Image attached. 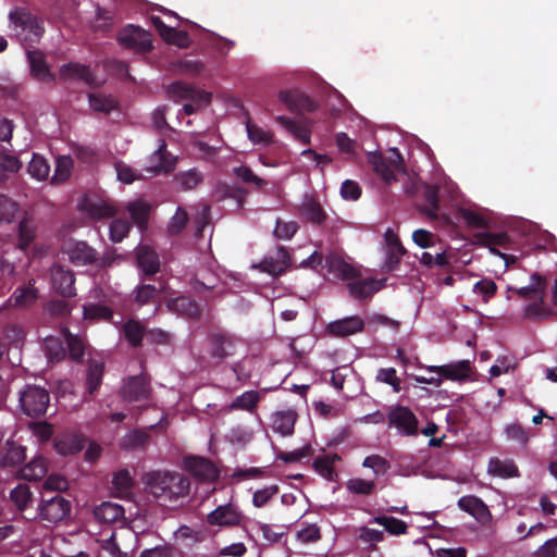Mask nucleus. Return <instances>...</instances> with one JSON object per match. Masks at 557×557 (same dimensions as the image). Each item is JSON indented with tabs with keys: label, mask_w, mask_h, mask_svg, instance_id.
Returning <instances> with one entry per match:
<instances>
[{
	"label": "nucleus",
	"mask_w": 557,
	"mask_h": 557,
	"mask_svg": "<svg viewBox=\"0 0 557 557\" xmlns=\"http://www.w3.org/2000/svg\"><path fill=\"white\" fill-rule=\"evenodd\" d=\"M530 284L520 288L513 289L515 293L523 299H533L523 309V317L528 320L545 321L557 315V312L552 309L545 301L547 280L540 273H533L530 277Z\"/></svg>",
	"instance_id": "1"
},
{
	"label": "nucleus",
	"mask_w": 557,
	"mask_h": 557,
	"mask_svg": "<svg viewBox=\"0 0 557 557\" xmlns=\"http://www.w3.org/2000/svg\"><path fill=\"white\" fill-rule=\"evenodd\" d=\"M150 494L162 502H174L189 493L190 482L183 473L153 471L146 475Z\"/></svg>",
	"instance_id": "2"
},
{
	"label": "nucleus",
	"mask_w": 557,
	"mask_h": 557,
	"mask_svg": "<svg viewBox=\"0 0 557 557\" xmlns=\"http://www.w3.org/2000/svg\"><path fill=\"white\" fill-rule=\"evenodd\" d=\"M15 219H20L17 228L18 247L24 250L35 239V218L33 214L22 211L15 201L2 195V222L5 221L10 223Z\"/></svg>",
	"instance_id": "3"
},
{
	"label": "nucleus",
	"mask_w": 557,
	"mask_h": 557,
	"mask_svg": "<svg viewBox=\"0 0 557 557\" xmlns=\"http://www.w3.org/2000/svg\"><path fill=\"white\" fill-rule=\"evenodd\" d=\"M391 152L389 157L380 152L368 154V162L372 171L387 185L397 181V174L406 173L403 156L396 148L392 149Z\"/></svg>",
	"instance_id": "4"
},
{
	"label": "nucleus",
	"mask_w": 557,
	"mask_h": 557,
	"mask_svg": "<svg viewBox=\"0 0 557 557\" xmlns=\"http://www.w3.org/2000/svg\"><path fill=\"white\" fill-rule=\"evenodd\" d=\"M21 408L25 414L39 418L47 413L50 406L49 392L37 385H26L17 392Z\"/></svg>",
	"instance_id": "5"
},
{
	"label": "nucleus",
	"mask_w": 557,
	"mask_h": 557,
	"mask_svg": "<svg viewBox=\"0 0 557 557\" xmlns=\"http://www.w3.org/2000/svg\"><path fill=\"white\" fill-rule=\"evenodd\" d=\"M208 354L216 362H223L237 352L240 339L227 331H213L207 336Z\"/></svg>",
	"instance_id": "6"
},
{
	"label": "nucleus",
	"mask_w": 557,
	"mask_h": 557,
	"mask_svg": "<svg viewBox=\"0 0 557 557\" xmlns=\"http://www.w3.org/2000/svg\"><path fill=\"white\" fill-rule=\"evenodd\" d=\"M206 522L210 527L221 529L243 528L246 523V516L239 506L233 502L216 506L207 515Z\"/></svg>",
	"instance_id": "7"
},
{
	"label": "nucleus",
	"mask_w": 557,
	"mask_h": 557,
	"mask_svg": "<svg viewBox=\"0 0 557 557\" xmlns=\"http://www.w3.org/2000/svg\"><path fill=\"white\" fill-rule=\"evenodd\" d=\"M72 505L60 493L53 495L41 494L38 505L39 517L48 522L57 523L66 519L71 513Z\"/></svg>",
	"instance_id": "8"
},
{
	"label": "nucleus",
	"mask_w": 557,
	"mask_h": 557,
	"mask_svg": "<svg viewBox=\"0 0 557 557\" xmlns=\"http://www.w3.org/2000/svg\"><path fill=\"white\" fill-rule=\"evenodd\" d=\"M10 21L13 23L17 36L26 42H37L44 34V28L37 17L24 9L11 12Z\"/></svg>",
	"instance_id": "9"
},
{
	"label": "nucleus",
	"mask_w": 557,
	"mask_h": 557,
	"mask_svg": "<svg viewBox=\"0 0 557 557\" xmlns=\"http://www.w3.org/2000/svg\"><path fill=\"white\" fill-rule=\"evenodd\" d=\"M116 39L123 48L134 50L138 53H147L153 48L151 34L132 24L121 28Z\"/></svg>",
	"instance_id": "10"
},
{
	"label": "nucleus",
	"mask_w": 557,
	"mask_h": 557,
	"mask_svg": "<svg viewBox=\"0 0 557 557\" xmlns=\"http://www.w3.org/2000/svg\"><path fill=\"white\" fill-rule=\"evenodd\" d=\"M388 425L395 426L403 436L418 434L419 421L413 411L401 405L392 407L387 414Z\"/></svg>",
	"instance_id": "11"
},
{
	"label": "nucleus",
	"mask_w": 557,
	"mask_h": 557,
	"mask_svg": "<svg viewBox=\"0 0 557 557\" xmlns=\"http://www.w3.org/2000/svg\"><path fill=\"white\" fill-rule=\"evenodd\" d=\"M75 274L62 264H53L50 269L52 289L63 298L76 296Z\"/></svg>",
	"instance_id": "12"
},
{
	"label": "nucleus",
	"mask_w": 557,
	"mask_h": 557,
	"mask_svg": "<svg viewBox=\"0 0 557 557\" xmlns=\"http://www.w3.org/2000/svg\"><path fill=\"white\" fill-rule=\"evenodd\" d=\"M135 260L144 281L156 275L160 271V257L149 245H138L136 247Z\"/></svg>",
	"instance_id": "13"
},
{
	"label": "nucleus",
	"mask_w": 557,
	"mask_h": 557,
	"mask_svg": "<svg viewBox=\"0 0 557 557\" xmlns=\"http://www.w3.org/2000/svg\"><path fill=\"white\" fill-rule=\"evenodd\" d=\"M166 147L165 140L161 139L158 149L148 158L145 168L148 173L157 175L170 173L175 169L176 158L166 150Z\"/></svg>",
	"instance_id": "14"
},
{
	"label": "nucleus",
	"mask_w": 557,
	"mask_h": 557,
	"mask_svg": "<svg viewBox=\"0 0 557 557\" xmlns=\"http://www.w3.org/2000/svg\"><path fill=\"white\" fill-rule=\"evenodd\" d=\"M164 289L165 281L163 280L158 278L153 284L141 282L134 288L132 300L138 307L151 305L159 301Z\"/></svg>",
	"instance_id": "15"
},
{
	"label": "nucleus",
	"mask_w": 557,
	"mask_h": 557,
	"mask_svg": "<svg viewBox=\"0 0 557 557\" xmlns=\"http://www.w3.org/2000/svg\"><path fill=\"white\" fill-rule=\"evenodd\" d=\"M185 466L194 478L202 482H213L220 476L216 466L205 457H188Z\"/></svg>",
	"instance_id": "16"
},
{
	"label": "nucleus",
	"mask_w": 557,
	"mask_h": 557,
	"mask_svg": "<svg viewBox=\"0 0 557 557\" xmlns=\"http://www.w3.org/2000/svg\"><path fill=\"white\" fill-rule=\"evenodd\" d=\"M278 99L292 112L310 113L318 109V104L313 99H311L308 95L297 89L280 91Z\"/></svg>",
	"instance_id": "17"
},
{
	"label": "nucleus",
	"mask_w": 557,
	"mask_h": 557,
	"mask_svg": "<svg viewBox=\"0 0 557 557\" xmlns=\"http://www.w3.org/2000/svg\"><path fill=\"white\" fill-rule=\"evenodd\" d=\"M150 392L151 388L147 379L144 375H135L125 380L121 388V396L129 403L141 401L149 398Z\"/></svg>",
	"instance_id": "18"
},
{
	"label": "nucleus",
	"mask_w": 557,
	"mask_h": 557,
	"mask_svg": "<svg viewBox=\"0 0 557 557\" xmlns=\"http://www.w3.org/2000/svg\"><path fill=\"white\" fill-rule=\"evenodd\" d=\"M170 95L177 100L188 99L197 103L198 107L207 106L211 102V94L195 88L188 83L174 82L169 87Z\"/></svg>",
	"instance_id": "19"
},
{
	"label": "nucleus",
	"mask_w": 557,
	"mask_h": 557,
	"mask_svg": "<svg viewBox=\"0 0 557 557\" xmlns=\"http://www.w3.org/2000/svg\"><path fill=\"white\" fill-rule=\"evenodd\" d=\"M59 78L62 82H84L89 87H96V76L88 65L77 62L63 64L59 71Z\"/></svg>",
	"instance_id": "20"
},
{
	"label": "nucleus",
	"mask_w": 557,
	"mask_h": 557,
	"mask_svg": "<svg viewBox=\"0 0 557 557\" xmlns=\"http://www.w3.org/2000/svg\"><path fill=\"white\" fill-rule=\"evenodd\" d=\"M82 210L92 220H103L115 216L117 209L107 199L85 197L82 201Z\"/></svg>",
	"instance_id": "21"
},
{
	"label": "nucleus",
	"mask_w": 557,
	"mask_h": 557,
	"mask_svg": "<svg viewBox=\"0 0 557 557\" xmlns=\"http://www.w3.org/2000/svg\"><path fill=\"white\" fill-rule=\"evenodd\" d=\"M429 372L436 373L444 380L462 381L470 376L471 362L469 360H460L444 366H428Z\"/></svg>",
	"instance_id": "22"
},
{
	"label": "nucleus",
	"mask_w": 557,
	"mask_h": 557,
	"mask_svg": "<svg viewBox=\"0 0 557 557\" xmlns=\"http://www.w3.org/2000/svg\"><path fill=\"white\" fill-rule=\"evenodd\" d=\"M458 507L471 515L481 524H487L492 520V513L487 505L478 496L466 495L460 497Z\"/></svg>",
	"instance_id": "23"
},
{
	"label": "nucleus",
	"mask_w": 557,
	"mask_h": 557,
	"mask_svg": "<svg viewBox=\"0 0 557 557\" xmlns=\"http://www.w3.org/2000/svg\"><path fill=\"white\" fill-rule=\"evenodd\" d=\"M66 253L70 261L77 267L95 264L99 260L97 250L83 240L71 243Z\"/></svg>",
	"instance_id": "24"
},
{
	"label": "nucleus",
	"mask_w": 557,
	"mask_h": 557,
	"mask_svg": "<svg viewBox=\"0 0 557 557\" xmlns=\"http://www.w3.org/2000/svg\"><path fill=\"white\" fill-rule=\"evenodd\" d=\"M297 419L298 413L295 409L277 410L270 417V426L273 432L282 436H290L294 434Z\"/></svg>",
	"instance_id": "25"
},
{
	"label": "nucleus",
	"mask_w": 557,
	"mask_h": 557,
	"mask_svg": "<svg viewBox=\"0 0 557 557\" xmlns=\"http://www.w3.org/2000/svg\"><path fill=\"white\" fill-rule=\"evenodd\" d=\"M166 307L170 311L187 319H199L202 311L196 300L184 295L170 299Z\"/></svg>",
	"instance_id": "26"
},
{
	"label": "nucleus",
	"mask_w": 557,
	"mask_h": 557,
	"mask_svg": "<svg viewBox=\"0 0 557 557\" xmlns=\"http://www.w3.org/2000/svg\"><path fill=\"white\" fill-rule=\"evenodd\" d=\"M27 60L33 77L41 82H53L55 79L41 51L28 49Z\"/></svg>",
	"instance_id": "27"
},
{
	"label": "nucleus",
	"mask_w": 557,
	"mask_h": 557,
	"mask_svg": "<svg viewBox=\"0 0 557 557\" xmlns=\"http://www.w3.org/2000/svg\"><path fill=\"white\" fill-rule=\"evenodd\" d=\"M364 321L358 315L336 320L327 325V331L334 336H349L363 331Z\"/></svg>",
	"instance_id": "28"
},
{
	"label": "nucleus",
	"mask_w": 557,
	"mask_h": 557,
	"mask_svg": "<svg viewBox=\"0 0 557 557\" xmlns=\"http://www.w3.org/2000/svg\"><path fill=\"white\" fill-rule=\"evenodd\" d=\"M475 243L480 246L487 247L492 253L504 257V255L497 249L503 247L508 249L510 244V237L505 232L491 233V232H479L474 235Z\"/></svg>",
	"instance_id": "29"
},
{
	"label": "nucleus",
	"mask_w": 557,
	"mask_h": 557,
	"mask_svg": "<svg viewBox=\"0 0 557 557\" xmlns=\"http://www.w3.org/2000/svg\"><path fill=\"white\" fill-rule=\"evenodd\" d=\"M350 281L351 282L347 284L348 290L351 296L360 300L371 297L383 287V284L373 277Z\"/></svg>",
	"instance_id": "30"
},
{
	"label": "nucleus",
	"mask_w": 557,
	"mask_h": 557,
	"mask_svg": "<svg viewBox=\"0 0 557 557\" xmlns=\"http://www.w3.org/2000/svg\"><path fill=\"white\" fill-rule=\"evenodd\" d=\"M326 265L330 272L335 273L344 281L356 280L361 275L359 270L337 255L329 256L326 258Z\"/></svg>",
	"instance_id": "31"
},
{
	"label": "nucleus",
	"mask_w": 557,
	"mask_h": 557,
	"mask_svg": "<svg viewBox=\"0 0 557 557\" xmlns=\"http://www.w3.org/2000/svg\"><path fill=\"white\" fill-rule=\"evenodd\" d=\"M124 508L115 503L103 502L94 510L95 518L103 523H115L125 520Z\"/></svg>",
	"instance_id": "32"
},
{
	"label": "nucleus",
	"mask_w": 557,
	"mask_h": 557,
	"mask_svg": "<svg viewBox=\"0 0 557 557\" xmlns=\"http://www.w3.org/2000/svg\"><path fill=\"white\" fill-rule=\"evenodd\" d=\"M104 362L99 359H89L86 369V391L95 395L102 384Z\"/></svg>",
	"instance_id": "33"
},
{
	"label": "nucleus",
	"mask_w": 557,
	"mask_h": 557,
	"mask_svg": "<svg viewBox=\"0 0 557 557\" xmlns=\"http://www.w3.org/2000/svg\"><path fill=\"white\" fill-rule=\"evenodd\" d=\"M38 298V290L32 284L25 287H17L9 300L2 306V310L8 307L26 308L35 304Z\"/></svg>",
	"instance_id": "34"
},
{
	"label": "nucleus",
	"mask_w": 557,
	"mask_h": 557,
	"mask_svg": "<svg viewBox=\"0 0 557 557\" xmlns=\"http://www.w3.org/2000/svg\"><path fill=\"white\" fill-rule=\"evenodd\" d=\"M299 214L309 223L322 225L327 214L322 206L312 198L306 199L299 207Z\"/></svg>",
	"instance_id": "35"
},
{
	"label": "nucleus",
	"mask_w": 557,
	"mask_h": 557,
	"mask_svg": "<svg viewBox=\"0 0 557 557\" xmlns=\"http://www.w3.org/2000/svg\"><path fill=\"white\" fill-rule=\"evenodd\" d=\"M341 460L337 454H323L314 458L312 467L324 479L334 481L337 478L335 462Z\"/></svg>",
	"instance_id": "36"
},
{
	"label": "nucleus",
	"mask_w": 557,
	"mask_h": 557,
	"mask_svg": "<svg viewBox=\"0 0 557 557\" xmlns=\"http://www.w3.org/2000/svg\"><path fill=\"white\" fill-rule=\"evenodd\" d=\"M385 236L388 245V253L385 261V267L388 271H393L400 263V259L406 253V249L400 243L399 238L392 232L388 231Z\"/></svg>",
	"instance_id": "37"
},
{
	"label": "nucleus",
	"mask_w": 557,
	"mask_h": 557,
	"mask_svg": "<svg viewBox=\"0 0 557 557\" xmlns=\"http://www.w3.org/2000/svg\"><path fill=\"white\" fill-rule=\"evenodd\" d=\"M276 121L280 125H282L288 133H290L296 139L301 141L304 145L310 144L311 131L308 126L284 115L276 116Z\"/></svg>",
	"instance_id": "38"
},
{
	"label": "nucleus",
	"mask_w": 557,
	"mask_h": 557,
	"mask_svg": "<svg viewBox=\"0 0 557 557\" xmlns=\"http://www.w3.org/2000/svg\"><path fill=\"white\" fill-rule=\"evenodd\" d=\"M488 473L503 479L520 476L519 469L512 460H500L499 458L490 460Z\"/></svg>",
	"instance_id": "39"
},
{
	"label": "nucleus",
	"mask_w": 557,
	"mask_h": 557,
	"mask_svg": "<svg viewBox=\"0 0 557 557\" xmlns=\"http://www.w3.org/2000/svg\"><path fill=\"white\" fill-rule=\"evenodd\" d=\"M48 472L47 460L44 457H36L25 467L18 470L22 479L27 481H38Z\"/></svg>",
	"instance_id": "40"
},
{
	"label": "nucleus",
	"mask_w": 557,
	"mask_h": 557,
	"mask_svg": "<svg viewBox=\"0 0 557 557\" xmlns=\"http://www.w3.org/2000/svg\"><path fill=\"white\" fill-rule=\"evenodd\" d=\"M248 191L239 186L220 184L215 189V196L219 200L233 199L236 201L237 208H243Z\"/></svg>",
	"instance_id": "41"
},
{
	"label": "nucleus",
	"mask_w": 557,
	"mask_h": 557,
	"mask_svg": "<svg viewBox=\"0 0 557 557\" xmlns=\"http://www.w3.org/2000/svg\"><path fill=\"white\" fill-rule=\"evenodd\" d=\"M422 197L424 205L421 210L431 219L437 218V211L440 209V197L438 188L436 186L425 184L423 186Z\"/></svg>",
	"instance_id": "42"
},
{
	"label": "nucleus",
	"mask_w": 557,
	"mask_h": 557,
	"mask_svg": "<svg viewBox=\"0 0 557 557\" xmlns=\"http://www.w3.org/2000/svg\"><path fill=\"white\" fill-rule=\"evenodd\" d=\"M88 101L90 108L96 112L109 114L117 108V101L112 95H104L102 92H89Z\"/></svg>",
	"instance_id": "43"
},
{
	"label": "nucleus",
	"mask_w": 557,
	"mask_h": 557,
	"mask_svg": "<svg viewBox=\"0 0 557 557\" xmlns=\"http://www.w3.org/2000/svg\"><path fill=\"white\" fill-rule=\"evenodd\" d=\"M123 333L126 341L132 347H140L143 345V338L146 336L145 326L136 320H127L123 324Z\"/></svg>",
	"instance_id": "44"
},
{
	"label": "nucleus",
	"mask_w": 557,
	"mask_h": 557,
	"mask_svg": "<svg viewBox=\"0 0 557 557\" xmlns=\"http://www.w3.org/2000/svg\"><path fill=\"white\" fill-rule=\"evenodd\" d=\"M260 401V394L257 391H246L234 398L230 405L231 410H245L252 412Z\"/></svg>",
	"instance_id": "45"
},
{
	"label": "nucleus",
	"mask_w": 557,
	"mask_h": 557,
	"mask_svg": "<svg viewBox=\"0 0 557 557\" xmlns=\"http://www.w3.org/2000/svg\"><path fill=\"white\" fill-rule=\"evenodd\" d=\"M126 209L131 214L132 220L138 227L144 228L147 225L151 210L149 203L143 200H136L128 202Z\"/></svg>",
	"instance_id": "46"
},
{
	"label": "nucleus",
	"mask_w": 557,
	"mask_h": 557,
	"mask_svg": "<svg viewBox=\"0 0 557 557\" xmlns=\"http://www.w3.org/2000/svg\"><path fill=\"white\" fill-rule=\"evenodd\" d=\"M63 335L66 342L69 356L71 360L82 362L85 356V343L83 338L72 334L67 329L63 330Z\"/></svg>",
	"instance_id": "47"
},
{
	"label": "nucleus",
	"mask_w": 557,
	"mask_h": 557,
	"mask_svg": "<svg viewBox=\"0 0 557 557\" xmlns=\"http://www.w3.org/2000/svg\"><path fill=\"white\" fill-rule=\"evenodd\" d=\"M5 453L2 455V467L15 466L23 462L26 458L25 448L12 441H7Z\"/></svg>",
	"instance_id": "48"
},
{
	"label": "nucleus",
	"mask_w": 557,
	"mask_h": 557,
	"mask_svg": "<svg viewBox=\"0 0 557 557\" xmlns=\"http://www.w3.org/2000/svg\"><path fill=\"white\" fill-rule=\"evenodd\" d=\"M373 522L383 525L385 530L393 535H403L408 531L407 523L395 517L376 516L373 518Z\"/></svg>",
	"instance_id": "49"
},
{
	"label": "nucleus",
	"mask_w": 557,
	"mask_h": 557,
	"mask_svg": "<svg viewBox=\"0 0 557 557\" xmlns=\"http://www.w3.org/2000/svg\"><path fill=\"white\" fill-rule=\"evenodd\" d=\"M11 502L20 511H23L33 502V494L27 484H18L10 493Z\"/></svg>",
	"instance_id": "50"
},
{
	"label": "nucleus",
	"mask_w": 557,
	"mask_h": 557,
	"mask_svg": "<svg viewBox=\"0 0 557 557\" xmlns=\"http://www.w3.org/2000/svg\"><path fill=\"white\" fill-rule=\"evenodd\" d=\"M27 172L32 177L38 181H42L48 177L50 173V165L44 157L34 153L32 160L28 163Z\"/></svg>",
	"instance_id": "51"
},
{
	"label": "nucleus",
	"mask_w": 557,
	"mask_h": 557,
	"mask_svg": "<svg viewBox=\"0 0 557 557\" xmlns=\"http://www.w3.org/2000/svg\"><path fill=\"white\" fill-rule=\"evenodd\" d=\"M174 181L182 189L189 190L197 187L202 182V175L198 170L190 169L175 174Z\"/></svg>",
	"instance_id": "52"
},
{
	"label": "nucleus",
	"mask_w": 557,
	"mask_h": 557,
	"mask_svg": "<svg viewBox=\"0 0 557 557\" xmlns=\"http://www.w3.org/2000/svg\"><path fill=\"white\" fill-rule=\"evenodd\" d=\"M45 348L47 357L52 362L61 361L66 355V349L64 348L63 343L57 337H47L45 339Z\"/></svg>",
	"instance_id": "53"
},
{
	"label": "nucleus",
	"mask_w": 557,
	"mask_h": 557,
	"mask_svg": "<svg viewBox=\"0 0 557 557\" xmlns=\"http://www.w3.org/2000/svg\"><path fill=\"white\" fill-rule=\"evenodd\" d=\"M131 223L125 219H114L110 223L109 234L113 243H121L131 231Z\"/></svg>",
	"instance_id": "54"
},
{
	"label": "nucleus",
	"mask_w": 557,
	"mask_h": 557,
	"mask_svg": "<svg viewBox=\"0 0 557 557\" xmlns=\"http://www.w3.org/2000/svg\"><path fill=\"white\" fill-rule=\"evenodd\" d=\"M362 466L372 469L376 476L385 474L391 468L389 461L376 454L367 456L363 459Z\"/></svg>",
	"instance_id": "55"
},
{
	"label": "nucleus",
	"mask_w": 557,
	"mask_h": 557,
	"mask_svg": "<svg viewBox=\"0 0 557 557\" xmlns=\"http://www.w3.org/2000/svg\"><path fill=\"white\" fill-rule=\"evenodd\" d=\"M346 487L352 494L367 496L373 493L375 483L374 481L355 478L347 481Z\"/></svg>",
	"instance_id": "56"
},
{
	"label": "nucleus",
	"mask_w": 557,
	"mask_h": 557,
	"mask_svg": "<svg viewBox=\"0 0 557 557\" xmlns=\"http://www.w3.org/2000/svg\"><path fill=\"white\" fill-rule=\"evenodd\" d=\"M298 228L299 224L296 221L285 222L277 219L273 234L277 239L289 240L297 233Z\"/></svg>",
	"instance_id": "57"
},
{
	"label": "nucleus",
	"mask_w": 557,
	"mask_h": 557,
	"mask_svg": "<svg viewBox=\"0 0 557 557\" xmlns=\"http://www.w3.org/2000/svg\"><path fill=\"white\" fill-rule=\"evenodd\" d=\"M460 215L469 227L485 228L488 226L487 219L478 211L471 209H461Z\"/></svg>",
	"instance_id": "58"
},
{
	"label": "nucleus",
	"mask_w": 557,
	"mask_h": 557,
	"mask_svg": "<svg viewBox=\"0 0 557 557\" xmlns=\"http://www.w3.org/2000/svg\"><path fill=\"white\" fill-rule=\"evenodd\" d=\"M376 381L391 385L395 393H399L401 389V381L394 368L380 369L376 373Z\"/></svg>",
	"instance_id": "59"
},
{
	"label": "nucleus",
	"mask_w": 557,
	"mask_h": 557,
	"mask_svg": "<svg viewBox=\"0 0 557 557\" xmlns=\"http://www.w3.org/2000/svg\"><path fill=\"white\" fill-rule=\"evenodd\" d=\"M313 448L310 444L302 446L299 449L293 451H280L277 458L286 463L298 462L302 458L310 457L313 455Z\"/></svg>",
	"instance_id": "60"
},
{
	"label": "nucleus",
	"mask_w": 557,
	"mask_h": 557,
	"mask_svg": "<svg viewBox=\"0 0 557 557\" xmlns=\"http://www.w3.org/2000/svg\"><path fill=\"white\" fill-rule=\"evenodd\" d=\"M71 306L64 299H51L45 306V311L54 318L67 317L71 313Z\"/></svg>",
	"instance_id": "61"
},
{
	"label": "nucleus",
	"mask_w": 557,
	"mask_h": 557,
	"mask_svg": "<svg viewBox=\"0 0 557 557\" xmlns=\"http://www.w3.org/2000/svg\"><path fill=\"white\" fill-rule=\"evenodd\" d=\"M233 174L244 183L253 184L258 189H261L265 184L263 178L257 176L252 170L246 165L234 168Z\"/></svg>",
	"instance_id": "62"
},
{
	"label": "nucleus",
	"mask_w": 557,
	"mask_h": 557,
	"mask_svg": "<svg viewBox=\"0 0 557 557\" xmlns=\"http://www.w3.org/2000/svg\"><path fill=\"white\" fill-rule=\"evenodd\" d=\"M84 318L88 320H109L112 318L110 308L99 304L84 306Z\"/></svg>",
	"instance_id": "63"
},
{
	"label": "nucleus",
	"mask_w": 557,
	"mask_h": 557,
	"mask_svg": "<svg viewBox=\"0 0 557 557\" xmlns=\"http://www.w3.org/2000/svg\"><path fill=\"white\" fill-rule=\"evenodd\" d=\"M188 220H189V218H188L187 212L183 208L178 207L176 209L175 214L171 218V221L168 225L169 234L170 235L180 234L187 225Z\"/></svg>",
	"instance_id": "64"
}]
</instances>
